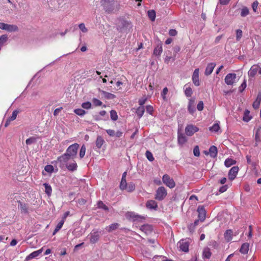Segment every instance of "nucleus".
<instances>
[{"instance_id": "1", "label": "nucleus", "mask_w": 261, "mask_h": 261, "mask_svg": "<svg viewBox=\"0 0 261 261\" xmlns=\"http://www.w3.org/2000/svg\"><path fill=\"white\" fill-rule=\"evenodd\" d=\"M116 25L117 30L121 33L127 32L132 28L131 22L123 19H119Z\"/></svg>"}, {"instance_id": "2", "label": "nucleus", "mask_w": 261, "mask_h": 261, "mask_svg": "<svg viewBox=\"0 0 261 261\" xmlns=\"http://www.w3.org/2000/svg\"><path fill=\"white\" fill-rule=\"evenodd\" d=\"M79 146V144L76 143H74L67 148L65 153L69 157H71L72 160H74L76 157Z\"/></svg>"}, {"instance_id": "3", "label": "nucleus", "mask_w": 261, "mask_h": 261, "mask_svg": "<svg viewBox=\"0 0 261 261\" xmlns=\"http://www.w3.org/2000/svg\"><path fill=\"white\" fill-rule=\"evenodd\" d=\"M70 160H72V158L65 153H64L62 155L58 157L56 162L59 164V166L62 169L64 170L65 169L66 164L69 163Z\"/></svg>"}, {"instance_id": "4", "label": "nucleus", "mask_w": 261, "mask_h": 261, "mask_svg": "<svg viewBox=\"0 0 261 261\" xmlns=\"http://www.w3.org/2000/svg\"><path fill=\"white\" fill-rule=\"evenodd\" d=\"M101 3L106 12L111 13L114 10V0H101Z\"/></svg>"}, {"instance_id": "5", "label": "nucleus", "mask_w": 261, "mask_h": 261, "mask_svg": "<svg viewBox=\"0 0 261 261\" xmlns=\"http://www.w3.org/2000/svg\"><path fill=\"white\" fill-rule=\"evenodd\" d=\"M125 216L127 219L133 221L142 222L145 219L144 216L136 214L133 212H127Z\"/></svg>"}, {"instance_id": "6", "label": "nucleus", "mask_w": 261, "mask_h": 261, "mask_svg": "<svg viewBox=\"0 0 261 261\" xmlns=\"http://www.w3.org/2000/svg\"><path fill=\"white\" fill-rule=\"evenodd\" d=\"M167 192L164 187H160L156 191L155 199L159 201H162L166 197Z\"/></svg>"}, {"instance_id": "7", "label": "nucleus", "mask_w": 261, "mask_h": 261, "mask_svg": "<svg viewBox=\"0 0 261 261\" xmlns=\"http://www.w3.org/2000/svg\"><path fill=\"white\" fill-rule=\"evenodd\" d=\"M0 29L9 32H17L18 28L15 24H9L4 22H0Z\"/></svg>"}, {"instance_id": "8", "label": "nucleus", "mask_w": 261, "mask_h": 261, "mask_svg": "<svg viewBox=\"0 0 261 261\" xmlns=\"http://www.w3.org/2000/svg\"><path fill=\"white\" fill-rule=\"evenodd\" d=\"M163 182L170 188H173L175 186V183L173 178H171L168 174H165L163 176Z\"/></svg>"}, {"instance_id": "9", "label": "nucleus", "mask_w": 261, "mask_h": 261, "mask_svg": "<svg viewBox=\"0 0 261 261\" xmlns=\"http://www.w3.org/2000/svg\"><path fill=\"white\" fill-rule=\"evenodd\" d=\"M198 130L199 128L193 124L188 125L185 128L186 134L188 136H192Z\"/></svg>"}, {"instance_id": "10", "label": "nucleus", "mask_w": 261, "mask_h": 261, "mask_svg": "<svg viewBox=\"0 0 261 261\" xmlns=\"http://www.w3.org/2000/svg\"><path fill=\"white\" fill-rule=\"evenodd\" d=\"M236 79V74L230 73L226 75L224 81L227 85H232L235 82Z\"/></svg>"}, {"instance_id": "11", "label": "nucleus", "mask_w": 261, "mask_h": 261, "mask_svg": "<svg viewBox=\"0 0 261 261\" xmlns=\"http://www.w3.org/2000/svg\"><path fill=\"white\" fill-rule=\"evenodd\" d=\"M198 213V218L201 221H203L205 220L206 216V211L204 207L202 205L198 206L197 210Z\"/></svg>"}, {"instance_id": "12", "label": "nucleus", "mask_w": 261, "mask_h": 261, "mask_svg": "<svg viewBox=\"0 0 261 261\" xmlns=\"http://www.w3.org/2000/svg\"><path fill=\"white\" fill-rule=\"evenodd\" d=\"M188 111L189 113L193 115L194 112L196 111L195 107V98H192L189 100L188 106Z\"/></svg>"}, {"instance_id": "13", "label": "nucleus", "mask_w": 261, "mask_h": 261, "mask_svg": "<svg viewBox=\"0 0 261 261\" xmlns=\"http://www.w3.org/2000/svg\"><path fill=\"white\" fill-rule=\"evenodd\" d=\"M239 171V168L237 166L232 167L228 172V178L230 180H232L236 177Z\"/></svg>"}, {"instance_id": "14", "label": "nucleus", "mask_w": 261, "mask_h": 261, "mask_svg": "<svg viewBox=\"0 0 261 261\" xmlns=\"http://www.w3.org/2000/svg\"><path fill=\"white\" fill-rule=\"evenodd\" d=\"M99 239V234L98 231H93L90 233V242L92 244L96 243Z\"/></svg>"}, {"instance_id": "15", "label": "nucleus", "mask_w": 261, "mask_h": 261, "mask_svg": "<svg viewBox=\"0 0 261 261\" xmlns=\"http://www.w3.org/2000/svg\"><path fill=\"white\" fill-rule=\"evenodd\" d=\"M192 80L195 86H199L200 83L199 81V69H196L194 71V72L192 75Z\"/></svg>"}, {"instance_id": "16", "label": "nucleus", "mask_w": 261, "mask_h": 261, "mask_svg": "<svg viewBox=\"0 0 261 261\" xmlns=\"http://www.w3.org/2000/svg\"><path fill=\"white\" fill-rule=\"evenodd\" d=\"M177 244L179 245L180 249L182 251L186 252L189 251V243L187 242L180 240Z\"/></svg>"}, {"instance_id": "17", "label": "nucleus", "mask_w": 261, "mask_h": 261, "mask_svg": "<svg viewBox=\"0 0 261 261\" xmlns=\"http://www.w3.org/2000/svg\"><path fill=\"white\" fill-rule=\"evenodd\" d=\"M146 206L148 209L154 210H156L158 207L157 202L153 200H148L146 203Z\"/></svg>"}, {"instance_id": "18", "label": "nucleus", "mask_w": 261, "mask_h": 261, "mask_svg": "<svg viewBox=\"0 0 261 261\" xmlns=\"http://www.w3.org/2000/svg\"><path fill=\"white\" fill-rule=\"evenodd\" d=\"M140 229L146 234H149L152 231V226L149 224H144L140 227Z\"/></svg>"}, {"instance_id": "19", "label": "nucleus", "mask_w": 261, "mask_h": 261, "mask_svg": "<svg viewBox=\"0 0 261 261\" xmlns=\"http://www.w3.org/2000/svg\"><path fill=\"white\" fill-rule=\"evenodd\" d=\"M77 165L74 160H72L71 163L66 164L65 169H67L70 171H74L77 169Z\"/></svg>"}, {"instance_id": "20", "label": "nucleus", "mask_w": 261, "mask_h": 261, "mask_svg": "<svg viewBox=\"0 0 261 261\" xmlns=\"http://www.w3.org/2000/svg\"><path fill=\"white\" fill-rule=\"evenodd\" d=\"M216 65V64L215 63H210L208 64L206 67L204 74L207 76L210 75L212 73Z\"/></svg>"}, {"instance_id": "21", "label": "nucleus", "mask_w": 261, "mask_h": 261, "mask_svg": "<svg viewBox=\"0 0 261 261\" xmlns=\"http://www.w3.org/2000/svg\"><path fill=\"white\" fill-rule=\"evenodd\" d=\"M162 51V43L161 41H160L158 45L154 48L153 54L155 56L159 57L160 56Z\"/></svg>"}, {"instance_id": "22", "label": "nucleus", "mask_w": 261, "mask_h": 261, "mask_svg": "<svg viewBox=\"0 0 261 261\" xmlns=\"http://www.w3.org/2000/svg\"><path fill=\"white\" fill-rule=\"evenodd\" d=\"M42 252V249H40L37 251H34L31 254H30L28 256H27L25 260H29L30 259H33L37 256H38Z\"/></svg>"}, {"instance_id": "23", "label": "nucleus", "mask_w": 261, "mask_h": 261, "mask_svg": "<svg viewBox=\"0 0 261 261\" xmlns=\"http://www.w3.org/2000/svg\"><path fill=\"white\" fill-rule=\"evenodd\" d=\"M258 71V66L256 65H253L249 71H248V75L250 77H254L255 75L256 74Z\"/></svg>"}, {"instance_id": "24", "label": "nucleus", "mask_w": 261, "mask_h": 261, "mask_svg": "<svg viewBox=\"0 0 261 261\" xmlns=\"http://www.w3.org/2000/svg\"><path fill=\"white\" fill-rule=\"evenodd\" d=\"M99 91L107 99H113L116 97V96L114 94L107 92L105 91L99 89Z\"/></svg>"}, {"instance_id": "25", "label": "nucleus", "mask_w": 261, "mask_h": 261, "mask_svg": "<svg viewBox=\"0 0 261 261\" xmlns=\"http://www.w3.org/2000/svg\"><path fill=\"white\" fill-rule=\"evenodd\" d=\"M218 153L217 148L214 146H211L209 148V154L212 158H215L217 156Z\"/></svg>"}, {"instance_id": "26", "label": "nucleus", "mask_w": 261, "mask_h": 261, "mask_svg": "<svg viewBox=\"0 0 261 261\" xmlns=\"http://www.w3.org/2000/svg\"><path fill=\"white\" fill-rule=\"evenodd\" d=\"M18 207L20 208L21 213H24V214H28V208L27 205L21 202V201H19L18 202Z\"/></svg>"}, {"instance_id": "27", "label": "nucleus", "mask_w": 261, "mask_h": 261, "mask_svg": "<svg viewBox=\"0 0 261 261\" xmlns=\"http://www.w3.org/2000/svg\"><path fill=\"white\" fill-rule=\"evenodd\" d=\"M249 244L247 243L243 244L240 249V252L243 254H247L249 250Z\"/></svg>"}, {"instance_id": "28", "label": "nucleus", "mask_w": 261, "mask_h": 261, "mask_svg": "<svg viewBox=\"0 0 261 261\" xmlns=\"http://www.w3.org/2000/svg\"><path fill=\"white\" fill-rule=\"evenodd\" d=\"M104 142L105 141L103 139L102 137L100 136H97L95 142L96 146L97 147V148L99 149L101 147Z\"/></svg>"}, {"instance_id": "29", "label": "nucleus", "mask_w": 261, "mask_h": 261, "mask_svg": "<svg viewBox=\"0 0 261 261\" xmlns=\"http://www.w3.org/2000/svg\"><path fill=\"white\" fill-rule=\"evenodd\" d=\"M232 231L231 229L227 230L224 233V238L227 242H229L232 238Z\"/></svg>"}, {"instance_id": "30", "label": "nucleus", "mask_w": 261, "mask_h": 261, "mask_svg": "<svg viewBox=\"0 0 261 261\" xmlns=\"http://www.w3.org/2000/svg\"><path fill=\"white\" fill-rule=\"evenodd\" d=\"M252 118V117L250 115V111L248 110H245L244 112L243 117V120L245 122L249 121Z\"/></svg>"}, {"instance_id": "31", "label": "nucleus", "mask_w": 261, "mask_h": 261, "mask_svg": "<svg viewBox=\"0 0 261 261\" xmlns=\"http://www.w3.org/2000/svg\"><path fill=\"white\" fill-rule=\"evenodd\" d=\"M97 205L98 208L102 209L107 212L109 211V207L102 201H98L97 203Z\"/></svg>"}, {"instance_id": "32", "label": "nucleus", "mask_w": 261, "mask_h": 261, "mask_svg": "<svg viewBox=\"0 0 261 261\" xmlns=\"http://www.w3.org/2000/svg\"><path fill=\"white\" fill-rule=\"evenodd\" d=\"M45 188V192L48 195H51L52 192V188L51 186L47 183H44L43 184Z\"/></svg>"}, {"instance_id": "33", "label": "nucleus", "mask_w": 261, "mask_h": 261, "mask_svg": "<svg viewBox=\"0 0 261 261\" xmlns=\"http://www.w3.org/2000/svg\"><path fill=\"white\" fill-rule=\"evenodd\" d=\"M119 224L117 223H114L109 225L108 227H107L108 228L106 229H108V231L109 232H110L117 229L119 227Z\"/></svg>"}, {"instance_id": "34", "label": "nucleus", "mask_w": 261, "mask_h": 261, "mask_svg": "<svg viewBox=\"0 0 261 261\" xmlns=\"http://www.w3.org/2000/svg\"><path fill=\"white\" fill-rule=\"evenodd\" d=\"M187 141L186 137L182 134L178 135V142L180 144H184Z\"/></svg>"}, {"instance_id": "35", "label": "nucleus", "mask_w": 261, "mask_h": 261, "mask_svg": "<svg viewBox=\"0 0 261 261\" xmlns=\"http://www.w3.org/2000/svg\"><path fill=\"white\" fill-rule=\"evenodd\" d=\"M236 163V161L232 159L228 158L225 160L224 165L227 167H229L231 166L234 165Z\"/></svg>"}, {"instance_id": "36", "label": "nucleus", "mask_w": 261, "mask_h": 261, "mask_svg": "<svg viewBox=\"0 0 261 261\" xmlns=\"http://www.w3.org/2000/svg\"><path fill=\"white\" fill-rule=\"evenodd\" d=\"M212 255V253L208 248H204L203 251V256L204 258L209 259Z\"/></svg>"}, {"instance_id": "37", "label": "nucleus", "mask_w": 261, "mask_h": 261, "mask_svg": "<svg viewBox=\"0 0 261 261\" xmlns=\"http://www.w3.org/2000/svg\"><path fill=\"white\" fill-rule=\"evenodd\" d=\"M144 107H139L136 111V113L138 116L139 118H140L142 117L144 113Z\"/></svg>"}, {"instance_id": "38", "label": "nucleus", "mask_w": 261, "mask_h": 261, "mask_svg": "<svg viewBox=\"0 0 261 261\" xmlns=\"http://www.w3.org/2000/svg\"><path fill=\"white\" fill-rule=\"evenodd\" d=\"M147 14L150 19L152 21H154L156 16L155 11L153 10H149L148 11Z\"/></svg>"}, {"instance_id": "39", "label": "nucleus", "mask_w": 261, "mask_h": 261, "mask_svg": "<svg viewBox=\"0 0 261 261\" xmlns=\"http://www.w3.org/2000/svg\"><path fill=\"white\" fill-rule=\"evenodd\" d=\"M7 35H3L0 37V47H1L8 40Z\"/></svg>"}, {"instance_id": "40", "label": "nucleus", "mask_w": 261, "mask_h": 261, "mask_svg": "<svg viewBox=\"0 0 261 261\" xmlns=\"http://www.w3.org/2000/svg\"><path fill=\"white\" fill-rule=\"evenodd\" d=\"M220 127L218 123H216L212 126L209 127V130L211 132H218Z\"/></svg>"}, {"instance_id": "41", "label": "nucleus", "mask_w": 261, "mask_h": 261, "mask_svg": "<svg viewBox=\"0 0 261 261\" xmlns=\"http://www.w3.org/2000/svg\"><path fill=\"white\" fill-rule=\"evenodd\" d=\"M110 116L111 118L113 121H116L118 119V115L116 111L111 110L110 111Z\"/></svg>"}, {"instance_id": "42", "label": "nucleus", "mask_w": 261, "mask_h": 261, "mask_svg": "<svg viewBox=\"0 0 261 261\" xmlns=\"http://www.w3.org/2000/svg\"><path fill=\"white\" fill-rule=\"evenodd\" d=\"M120 188L122 190L127 188V182L126 179L121 178V181L120 184Z\"/></svg>"}, {"instance_id": "43", "label": "nucleus", "mask_w": 261, "mask_h": 261, "mask_svg": "<svg viewBox=\"0 0 261 261\" xmlns=\"http://www.w3.org/2000/svg\"><path fill=\"white\" fill-rule=\"evenodd\" d=\"M249 13V9L246 7H244L241 10V16L242 17H245L248 15Z\"/></svg>"}, {"instance_id": "44", "label": "nucleus", "mask_w": 261, "mask_h": 261, "mask_svg": "<svg viewBox=\"0 0 261 261\" xmlns=\"http://www.w3.org/2000/svg\"><path fill=\"white\" fill-rule=\"evenodd\" d=\"M74 112L80 116H82L86 114V111L82 109H76L74 110Z\"/></svg>"}, {"instance_id": "45", "label": "nucleus", "mask_w": 261, "mask_h": 261, "mask_svg": "<svg viewBox=\"0 0 261 261\" xmlns=\"http://www.w3.org/2000/svg\"><path fill=\"white\" fill-rule=\"evenodd\" d=\"M145 155H146V157L147 158V159L149 161L152 162L154 160V158L153 156V155L150 151L147 150L145 153Z\"/></svg>"}, {"instance_id": "46", "label": "nucleus", "mask_w": 261, "mask_h": 261, "mask_svg": "<svg viewBox=\"0 0 261 261\" xmlns=\"http://www.w3.org/2000/svg\"><path fill=\"white\" fill-rule=\"evenodd\" d=\"M86 146L85 145H83L81 148L80 151V157L81 159L83 158L86 152Z\"/></svg>"}, {"instance_id": "47", "label": "nucleus", "mask_w": 261, "mask_h": 261, "mask_svg": "<svg viewBox=\"0 0 261 261\" xmlns=\"http://www.w3.org/2000/svg\"><path fill=\"white\" fill-rule=\"evenodd\" d=\"M20 112L19 110H15L13 113L12 116L9 118L10 120L13 121L16 119L17 114Z\"/></svg>"}, {"instance_id": "48", "label": "nucleus", "mask_w": 261, "mask_h": 261, "mask_svg": "<svg viewBox=\"0 0 261 261\" xmlns=\"http://www.w3.org/2000/svg\"><path fill=\"white\" fill-rule=\"evenodd\" d=\"M54 167L51 165H47L45 166L44 170L48 173H52L54 171Z\"/></svg>"}, {"instance_id": "49", "label": "nucleus", "mask_w": 261, "mask_h": 261, "mask_svg": "<svg viewBox=\"0 0 261 261\" xmlns=\"http://www.w3.org/2000/svg\"><path fill=\"white\" fill-rule=\"evenodd\" d=\"M193 93L192 90L191 88L188 87L185 90V94L187 97H190L192 95Z\"/></svg>"}, {"instance_id": "50", "label": "nucleus", "mask_w": 261, "mask_h": 261, "mask_svg": "<svg viewBox=\"0 0 261 261\" xmlns=\"http://www.w3.org/2000/svg\"><path fill=\"white\" fill-rule=\"evenodd\" d=\"M247 84H246V80H244V82L241 84V85L239 88V90L240 92H243V91L246 88Z\"/></svg>"}, {"instance_id": "51", "label": "nucleus", "mask_w": 261, "mask_h": 261, "mask_svg": "<svg viewBox=\"0 0 261 261\" xmlns=\"http://www.w3.org/2000/svg\"><path fill=\"white\" fill-rule=\"evenodd\" d=\"M242 36V31L240 29L236 30V40L239 41Z\"/></svg>"}, {"instance_id": "52", "label": "nucleus", "mask_w": 261, "mask_h": 261, "mask_svg": "<svg viewBox=\"0 0 261 261\" xmlns=\"http://www.w3.org/2000/svg\"><path fill=\"white\" fill-rule=\"evenodd\" d=\"M135 189V185L133 182H130L128 184V186H127V188L126 189L128 192H132Z\"/></svg>"}, {"instance_id": "53", "label": "nucleus", "mask_w": 261, "mask_h": 261, "mask_svg": "<svg viewBox=\"0 0 261 261\" xmlns=\"http://www.w3.org/2000/svg\"><path fill=\"white\" fill-rule=\"evenodd\" d=\"M194 155L196 156H199L200 155V151L198 146H195L193 149Z\"/></svg>"}, {"instance_id": "54", "label": "nucleus", "mask_w": 261, "mask_h": 261, "mask_svg": "<svg viewBox=\"0 0 261 261\" xmlns=\"http://www.w3.org/2000/svg\"><path fill=\"white\" fill-rule=\"evenodd\" d=\"M82 107L84 109H89L91 107V103L89 101H87L83 103L82 105Z\"/></svg>"}, {"instance_id": "55", "label": "nucleus", "mask_w": 261, "mask_h": 261, "mask_svg": "<svg viewBox=\"0 0 261 261\" xmlns=\"http://www.w3.org/2000/svg\"><path fill=\"white\" fill-rule=\"evenodd\" d=\"M168 91V88L167 87H165L163 89V91L161 93V96L164 100H167L166 97V95L167 94Z\"/></svg>"}, {"instance_id": "56", "label": "nucleus", "mask_w": 261, "mask_h": 261, "mask_svg": "<svg viewBox=\"0 0 261 261\" xmlns=\"http://www.w3.org/2000/svg\"><path fill=\"white\" fill-rule=\"evenodd\" d=\"M36 142V139L33 137H31L26 140L25 143L27 145H31Z\"/></svg>"}, {"instance_id": "57", "label": "nucleus", "mask_w": 261, "mask_h": 261, "mask_svg": "<svg viewBox=\"0 0 261 261\" xmlns=\"http://www.w3.org/2000/svg\"><path fill=\"white\" fill-rule=\"evenodd\" d=\"M80 29L83 32L86 33L88 31V29L85 27V24L81 23L79 25Z\"/></svg>"}, {"instance_id": "58", "label": "nucleus", "mask_w": 261, "mask_h": 261, "mask_svg": "<svg viewBox=\"0 0 261 261\" xmlns=\"http://www.w3.org/2000/svg\"><path fill=\"white\" fill-rule=\"evenodd\" d=\"M197 109L198 111H201L203 109V102L202 101H199L197 106Z\"/></svg>"}, {"instance_id": "59", "label": "nucleus", "mask_w": 261, "mask_h": 261, "mask_svg": "<svg viewBox=\"0 0 261 261\" xmlns=\"http://www.w3.org/2000/svg\"><path fill=\"white\" fill-rule=\"evenodd\" d=\"M261 130V127H259L257 129H256V133H255V141L256 142L257 141H259V132H260Z\"/></svg>"}, {"instance_id": "60", "label": "nucleus", "mask_w": 261, "mask_h": 261, "mask_svg": "<svg viewBox=\"0 0 261 261\" xmlns=\"http://www.w3.org/2000/svg\"><path fill=\"white\" fill-rule=\"evenodd\" d=\"M146 112L148 113L149 114H152L153 111V107L150 105H148L146 107Z\"/></svg>"}, {"instance_id": "61", "label": "nucleus", "mask_w": 261, "mask_h": 261, "mask_svg": "<svg viewBox=\"0 0 261 261\" xmlns=\"http://www.w3.org/2000/svg\"><path fill=\"white\" fill-rule=\"evenodd\" d=\"M147 100V98L144 97L139 100V104L140 106V107H143V105L145 103Z\"/></svg>"}, {"instance_id": "62", "label": "nucleus", "mask_w": 261, "mask_h": 261, "mask_svg": "<svg viewBox=\"0 0 261 261\" xmlns=\"http://www.w3.org/2000/svg\"><path fill=\"white\" fill-rule=\"evenodd\" d=\"M209 245L214 248H217L218 246V244L216 241L214 240H212L209 243Z\"/></svg>"}, {"instance_id": "63", "label": "nucleus", "mask_w": 261, "mask_h": 261, "mask_svg": "<svg viewBox=\"0 0 261 261\" xmlns=\"http://www.w3.org/2000/svg\"><path fill=\"white\" fill-rule=\"evenodd\" d=\"M93 102L96 106H100L102 105V102L96 98H94L93 99Z\"/></svg>"}, {"instance_id": "64", "label": "nucleus", "mask_w": 261, "mask_h": 261, "mask_svg": "<svg viewBox=\"0 0 261 261\" xmlns=\"http://www.w3.org/2000/svg\"><path fill=\"white\" fill-rule=\"evenodd\" d=\"M169 34L171 36H175L177 34V32L175 29H170L169 31Z\"/></svg>"}]
</instances>
